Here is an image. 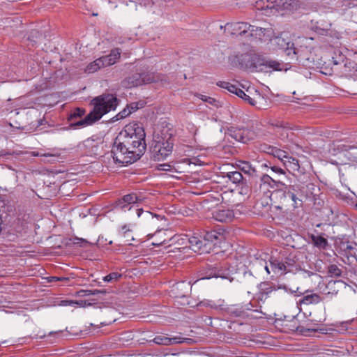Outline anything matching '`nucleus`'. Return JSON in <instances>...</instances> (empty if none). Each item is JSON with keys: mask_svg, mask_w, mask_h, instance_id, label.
<instances>
[{"mask_svg": "<svg viewBox=\"0 0 357 357\" xmlns=\"http://www.w3.org/2000/svg\"><path fill=\"white\" fill-rule=\"evenodd\" d=\"M98 118L95 116V114L91 112L88 114L83 119H81L78 121H70V126L74 128H79L82 127H86L93 124L94 122L98 121Z\"/></svg>", "mask_w": 357, "mask_h": 357, "instance_id": "aec40b11", "label": "nucleus"}, {"mask_svg": "<svg viewBox=\"0 0 357 357\" xmlns=\"http://www.w3.org/2000/svg\"><path fill=\"white\" fill-rule=\"evenodd\" d=\"M283 160L284 162L282 164L289 172H298L300 165L298 159L288 155L287 157Z\"/></svg>", "mask_w": 357, "mask_h": 357, "instance_id": "a878e982", "label": "nucleus"}, {"mask_svg": "<svg viewBox=\"0 0 357 357\" xmlns=\"http://www.w3.org/2000/svg\"><path fill=\"white\" fill-rule=\"evenodd\" d=\"M110 156L113 158L114 163L128 165L132 164L139 160L140 152L137 153L130 149L129 142L123 139V135H119L114 140Z\"/></svg>", "mask_w": 357, "mask_h": 357, "instance_id": "f03ea898", "label": "nucleus"}, {"mask_svg": "<svg viewBox=\"0 0 357 357\" xmlns=\"http://www.w3.org/2000/svg\"><path fill=\"white\" fill-rule=\"evenodd\" d=\"M83 153L89 156H96L100 154L102 148V141L100 138L90 137L79 145Z\"/></svg>", "mask_w": 357, "mask_h": 357, "instance_id": "ddd939ff", "label": "nucleus"}, {"mask_svg": "<svg viewBox=\"0 0 357 357\" xmlns=\"http://www.w3.org/2000/svg\"><path fill=\"white\" fill-rule=\"evenodd\" d=\"M168 242L167 241L166 239H164L163 241H159V242H153L152 244L155 246H159V245H165L167 244Z\"/></svg>", "mask_w": 357, "mask_h": 357, "instance_id": "6e6d98bb", "label": "nucleus"}, {"mask_svg": "<svg viewBox=\"0 0 357 357\" xmlns=\"http://www.w3.org/2000/svg\"><path fill=\"white\" fill-rule=\"evenodd\" d=\"M274 148L275 147L273 146H271V145H268L266 144H261L259 146L258 149L261 152H264V153L272 155Z\"/></svg>", "mask_w": 357, "mask_h": 357, "instance_id": "79ce46f5", "label": "nucleus"}, {"mask_svg": "<svg viewBox=\"0 0 357 357\" xmlns=\"http://www.w3.org/2000/svg\"><path fill=\"white\" fill-rule=\"evenodd\" d=\"M230 136L238 142L243 143L246 142V137L243 135V132L239 129H234L229 130Z\"/></svg>", "mask_w": 357, "mask_h": 357, "instance_id": "72a5a7b5", "label": "nucleus"}, {"mask_svg": "<svg viewBox=\"0 0 357 357\" xmlns=\"http://www.w3.org/2000/svg\"><path fill=\"white\" fill-rule=\"evenodd\" d=\"M240 89L238 88L237 86H236L235 85H233L231 84H229V87L227 88V91L231 92V93H233L234 94L236 95V92L238 90H239Z\"/></svg>", "mask_w": 357, "mask_h": 357, "instance_id": "3c124183", "label": "nucleus"}, {"mask_svg": "<svg viewBox=\"0 0 357 357\" xmlns=\"http://www.w3.org/2000/svg\"><path fill=\"white\" fill-rule=\"evenodd\" d=\"M84 114H85V110L84 109L77 107L72 111V112L70 114L68 119L69 121H73L76 119L80 118L82 116H84Z\"/></svg>", "mask_w": 357, "mask_h": 357, "instance_id": "e433bc0d", "label": "nucleus"}, {"mask_svg": "<svg viewBox=\"0 0 357 357\" xmlns=\"http://www.w3.org/2000/svg\"><path fill=\"white\" fill-rule=\"evenodd\" d=\"M298 289V288L296 290H292L284 284L275 285L266 282H261L259 285L257 301L258 302L264 303L268 297L277 298L279 296L280 290H284L286 293L293 294L296 292Z\"/></svg>", "mask_w": 357, "mask_h": 357, "instance_id": "1a4fd4ad", "label": "nucleus"}, {"mask_svg": "<svg viewBox=\"0 0 357 357\" xmlns=\"http://www.w3.org/2000/svg\"><path fill=\"white\" fill-rule=\"evenodd\" d=\"M222 236V232L216 230L205 231L201 237L191 236L189 238L190 248L199 255L209 253L215 242Z\"/></svg>", "mask_w": 357, "mask_h": 357, "instance_id": "20e7f679", "label": "nucleus"}, {"mask_svg": "<svg viewBox=\"0 0 357 357\" xmlns=\"http://www.w3.org/2000/svg\"><path fill=\"white\" fill-rule=\"evenodd\" d=\"M92 102L94 107L91 112L99 120L104 114L116 109L119 100L114 94L103 93L93 98Z\"/></svg>", "mask_w": 357, "mask_h": 357, "instance_id": "6e6552de", "label": "nucleus"}, {"mask_svg": "<svg viewBox=\"0 0 357 357\" xmlns=\"http://www.w3.org/2000/svg\"><path fill=\"white\" fill-rule=\"evenodd\" d=\"M239 274L238 272L235 271L234 266H223L222 265L215 264L207 265L200 271V277L202 280L210 279L212 278H220L222 279H227L229 282L238 280V278L236 275Z\"/></svg>", "mask_w": 357, "mask_h": 357, "instance_id": "0eeeda50", "label": "nucleus"}, {"mask_svg": "<svg viewBox=\"0 0 357 357\" xmlns=\"http://www.w3.org/2000/svg\"><path fill=\"white\" fill-rule=\"evenodd\" d=\"M100 291H101V290H99V289L92 290V292L93 293V295L98 294L100 293Z\"/></svg>", "mask_w": 357, "mask_h": 357, "instance_id": "e2e57ef3", "label": "nucleus"}, {"mask_svg": "<svg viewBox=\"0 0 357 357\" xmlns=\"http://www.w3.org/2000/svg\"><path fill=\"white\" fill-rule=\"evenodd\" d=\"M174 140L170 135L160 136L153 135L151 146V158L154 160H163L169 156L173 150Z\"/></svg>", "mask_w": 357, "mask_h": 357, "instance_id": "423d86ee", "label": "nucleus"}, {"mask_svg": "<svg viewBox=\"0 0 357 357\" xmlns=\"http://www.w3.org/2000/svg\"><path fill=\"white\" fill-rule=\"evenodd\" d=\"M60 305L63 306H74L75 305H78L79 306H85L86 305V301H75L72 300H63L61 301Z\"/></svg>", "mask_w": 357, "mask_h": 357, "instance_id": "ea45409f", "label": "nucleus"}, {"mask_svg": "<svg viewBox=\"0 0 357 357\" xmlns=\"http://www.w3.org/2000/svg\"><path fill=\"white\" fill-rule=\"evenodd\" d=\"M105 293H106V290L103 289V290H101L100 294H105Z\"/></svg>", "mask_w": 357, "mask_h": 357, "instance_id": "0e129e2a", "label": "nucleus"}, {"mask_svg": "<svg viewBox=\"0 0 357 357\" xmlns=\"http://www.w3.org/2000/svg\"><path fill=\"white\" fill-rule=\"evenodd\" d=\"M119 234L125 238L124 242L127 244H131L130 242L134 240L132 235V231L127 225H123L119 231Z\"/></svg>", "mask_w": 357, "mask_h": 357, "instance_id": "2f4dec72", "label": "nucleus"}, {"mask_svg": "<svg viewBox=\"0 0 357 357\" xmlns=\"http://www.w3.org/2000/svg\"><path fill=\"white\" fill-rule=\"evenodd\" d=\"M121 51L119 48H114L111 50L109 55L103 56L102 59L105 66H109L116 63L120 58Z\"/></svg>", "mask_w": 357, "mask_h": 357, "instance_id": "393cba45", "label": "nucleus"}, {"mask_svg": "<svg viewBox=\"0 0 357 357\" xmlns=\"http://www.w3.org/2000/svg\"><path fill=\"white\" fill-rule=\"evenodd\" d=\"M131 113H132V110H128V108L127 109H124L123 110L120 112L116 115L117 119H123V118L126 117L127 116H128L129 114H130Z\"/></svg>", "mask_w": 357, "mask_h": 357, "instance_id": "49530a36", "label": "nucleus"}, {"mask_svg": "<svg viewBox=\"0 0 357 357\" xmlns=\"http://www.w3.org/2000/svg\"><path fill=\"white\" fill-rule=\"evenodd\" d=\"M243 273L244 277H247V276L251 277L252 276V273L250 271H243Z\"/></svg>", "mask_w": 357, "mask_h": 357, "instance_id": "bf43d9fd", "label": "nucleus"}, {"mask_svg": "<svg viewBox=\"0 0 357 357\" xmlns=\"http://www.w3.org/2000/svg\"><path fill=\"white\" fill-rule=\"evenodd\" d=\"M356 206L357 207V203L356 204Z\"/></svg>", "mask_w": 357, "mask_h": 357, "instance_id": "338daca9", "label": "nucleus"}, {"mask_svg": "<svg viewBox=\"0 0 357 357\" xmlns=\"http://www.w3.org/2000/svg\"><path fill=\"white\" fill-rule=\"evenodd\" d=\"M142 215L145 219L153 218L154 215L152 213L149 211H144L142 208L137 209V215L138 218H140Z\"/></svg>", "mask_w": 357, "mask_h": 357, "instance_id": "a18cd8bd", "label": "nucleus"}, {"mask_svg": "<svg viewBox=\"0 0 357 357\" xmlns=\"http://www.w3.org/2000/svg\"><path fill=\"white\" fill-rule=\"evenodd\" d=\"M158 169L162 170V171H171L172 166L167 163L161 164L158 166Z\"/></svg>", "mask_w": 357, "mask_h": 357, "instance_id": "8fccbe9b", "label": "nucleus"}, {"mask_svg": "<svg viewBox=\"0 0 357 357\" xmlns=\"http://www.w3.org/2000/svg\"><path fill=\"white\" fill-rule=\"evenodd\" d=\"M310 237L315 247L321 249H326L327 247L328 241L324 237L314 234H311Z\"/></svg>", "mask_w": 357, "mask_h": 357, "instance_id": "7c9ffc66", "label": "nucleus"}, {"mask_svg": "<svg viewBox=\"0 0 357 357\" xmlns=\"http://www.w3.org/2000/svg\"><path fill=\"white\" fill-rule=\"evenodd\" d=\"M204 305L214 309H217L219 306H221V305H217L212 301H207L204 303Z\"/></svg>", "mask_w": 357, "mask_h": 357, "instance_id": "603ef678", "label": "nucleus"}, {"mask_svg": "<svg viewBox=\"0 0 357 357\" xmlns=\"http://www.w3.org/2000/svg\"><path fill=\"white\" fill-rule=\"evenodd\" d=\"M260 187L261 188L262 185H267L271 188H274L275 185H277V183L275 180H273L269 175L268 174H263L260 177Z\"/></svg>", "mask_w": 357, "mask_h": 357, "instance_id": "f704fd0d", "label": "nucleus"}, {"mask_svg": "<svg viewBox=\"0 0 357 357\" xmlns=\"http://www.w3.org/2000/svg\"><path fill=\"white\" fill-rule=\"evenodd\" d=\"M337 294V291H333V292H328L326 293L325 295H326V298H332L333 296H336Z\"/></svg>", "mask_w": 357, "mask_h": 357, "instance_id": "4d7b16f0", "label": "nucleus"}, {"mask_svg": "<svg viewBox=\"0 0 357 357\" xmlns=\"http://www.w3.org/2000/svg\"><path fill=\"white\" fill-rule=\"evenodd\" d=\"M255 305L252 302H250L244 305H229L224 310L231 317H243L246 311L252 310L255 312H259V310L254 309Z\"/></svg>", "mask_w": 357, "mask_h": 357, "instance_id": "dca6fc26", "label": "nucleus"}, {"mask_svg": "<svg viewBox=\"0 0 357 357\" xmlns=\"http://www.w3.org/2000/svg\"><path fill=\"white\" fill-rule=\"evenodd\" d=\"M71 241L74 245H77L79 247L86 248L88 245H91V243L88 241L82 238L75 237L73 239H71Z\"/></svg>", "mask_w": 357, "mask_h": 357, "instance_id": "a19ab883", "label": "nucleus"}, {"mask_svg": "<svg viewBox=\"0 0 357 357\" xmlns=\"http://www.w3.org/2000/svg\"><path fill=\"white\" fill-rule=\"evenodd\" d=\"M119 135H123V139L129 142L130 149H132L137 153L139 151L142 157L146 146L145 142L146 133L142 126L137 123H130L126 126Z\"/></svg>", "mask_w": 357, "mask_h": 357, "instance_id": "7ed1b4c3", "label": "nucleus"}, {"mask_svg": "<svg viewBox=\"0 0 357 357\" xmlns=\"http://www.w3.org/2000/svg\"><path fill=\"white\" fill-rule=\"evenodd\" d=\"M299 190L298 185H285L283 189L274 190L271 193L270 199L278 209L296 208L298 204L301 205L302 202L298 197Z\"/></svg>", "mask_w": 357, "mask_h": 357, "instance_id": "f257e3e1", "label": "nucleus"}, {"mask_svg": "<svg viewBox=\"0 0 357 357\" xmlns=\"http://www.w3.org/2000/svg\"><path fill=\"white\" fill-rule=\"evenodd\" d=\"M271 169L273 172H274L277 174H285L284 169L278 166H276V165L271 166Z\"/></svg>", "mask_w": 357, "mask_h": 357, "instance_id": "de8ad7c7", "label": "nucleus"}, {"mask_svg": "<svg viewBox=\"0 0 357 357\" xmlns=\"http://www.w3.org/2000/svg\"><path fill=\"white\" fill-rule=\"evenodd\" d=\"M141 201L142 199L135 193H130L119 199L116 202L115 207L124 211H130L132 208L133 204H137Z\"/></svg>", "mask_w": 357, "mask_h": 357, "instance_id": "2eb2a0df", "label": "nucleus"}, {"mask_svg": "<svg viewBox=\"0 0 357 357\" xmlns=\"http://www.w3.org/2000/svg\"><path fill=\"white\" fill-rule=\"evenodd\" d=\"M290 261V259H286L285 261H282L276 259H272L270 261V266L274 273L282 275L289 271L287 269V266H291Z\"/></svg>", "mask_w": 357, "mask_h": 357, "instance_id": "a211bd4d", "label": "nucleus"}, {"mask_svg": "<svg viewBox=\"0 0 357 357\" xmlns=\"http://www.w3.org/2000/svg\"><path fill=\"white\" fill-rule=\"evenodd\" d=\"M148 236H149V238H151V237H152V236H153V235L148 234Z\"/></svg>", "mask_w": 357, "mask_h": 357, "instance_id": "69168bd1", "label": "nucleus"}, {"mask_svg": "<svg viewBox=\"0 0 357 357\" xmlns=\"http://www.w3.org/2000/svg\"><path fill=\"white\" fill-rule=\"evenodd\" d=\"M288 155L289 154L286 151L279 149L276 147L274 148L273 152L272 153V155L278 158L282 163L284 162L283 159H285Z\"/></svg>", "mask_w": 357, "mask_h": 357, "instance_id": "58836bf2", "label": "nucleus"}, {"mask_svg": "<svg viewBox=\"0 0 357 357\" xmlns=\"http://www.w3.org/2000/svg\"><path fill=\"white\" fill-rule=\"evenodd\" d=\"M106 67L105 63L103 62L102 57H100L95 60L94 61L89 63L86 68L85 71L88 73H93L101 68Z\"/></svg>", "mask_w": 357, "mask_h": 357, "instance_id": "c756f323", "label": "nucleus"}, {"mask_svg": "<svg viewBox=\"0 0 357 357\" xmlns=\"http://www.w3.org/2000/svg\"><path fill=\"white\" fill-rule=\"evenodd\" d=\"M158 76L153 73H134L129 75L121 81V86L126 89L137 87L143 84L155 82Z\"/></svg>", "mask_w": 357, "mask_h": 357, "instance_id": "9d476101", "label": "nucleus"}, {"mask_svg": "<svg viewBox=\"0 0 357 357\" xmlns=\"http://www.w3.org/2000/svg\"><path fill=\"white\" fill-rule=\"evenodd\" d=\"M306 186L310 190H314L315 188V185L313 183H309Z\"/></svg>", "mask_w": 357, "mask_h": 357, "instance_id": "052dcab7", "label": "nucleus"}, {"mask_svg": "<svg viewBox=\"0 0 357 357\" xmlns=\"http://www.w3.org/2000/svg\"><path fill=\"white\" fill-rule=\"evenodd\" d=\"M213 218L218 222H226L233 220L234 213L232 210L225 208L214 212Z\"/></svg>", "mask_w": 357, "mask_h": 357, "instance_id": "412c9836", "label": "nucleus"}, {"mask_svg": "<svg viewBox=\"0 0 357 357\" xmlns=\"http://www.w3.org/2000/svg\"><path fill=\"white\" fill-rule=\"evenodd\" d=\"M242 61L245 63V68L252 71L271 73L273 70H287L289 68L287 64L271 59L265 60L257 56L245 55Z\"/></svg>", "mask_w": 357, "mask_h": 357, "instance_id": "39448f33", "label": "nucleus"}, {"mask_svg": "<svg viewBox=\"0 0 357 357\" xmlns=\"http://www.w3.org/2000/svg\"><path fill=\"white\" fill-rule=\"evenodd\" d=\"M290 58L308 68H312L316 65L314 54L307 47H296Z\"/></svg>", "mask_w": 357, "mask_h": 357, "instance_id": "f8f14e48", "label": "nucleus"}, {"mask_svg": "<svg viewBox=\"0 0 357 357\" xmlns=\"http://www.w3.org/2000/svg\"><path fill=\"white\" fill-rule=\"evenodd\" d=\"M128 110H132V113L135 112L138 109L137 102H132L128 106Z\"/></svg>", "mask_w": 357, "mask_h": 357, "instance_id": "864d4df0", "label": "nucleus"}, {"mask_svg": "<svg viewBox=\"0 0 357 357\" xmlns=\"http://www.w3.org/2000/svg\"><path fill=\"white\" fill-rule=\"evenodd\" d=\"M80 293H84L82 296H91L93 295V293L92 292V290H82L80 291Z\"/></svg>", "mask_w": 357, "mask_h": 357, "instance_id": "13d9d810", "label": "nucleus"}, {"mask_svg": "<svg viewBox=\"0 0 357 357\" xmlns=\"http://www.w3.org/2000/svg\"><path fill=\"white\" fill-rule=\"evenodd\" d=\"M236 96H238L239 98H242L247 102H248L250 105L254 106L256 105V100L254 98H251L250 96L246 94L242 89H239L236 92Z\"/></svg>", "mask_w": 357, "mask_h": 357, "instance_id": "c9c22d12", "label": "nucleus"}, {"mask_svg": "<svg viewBox=\"0 0 357 357\" xmlns=\"http://www.w3.org/2000/svg\"><path fill=\"white\" fill-rule=\"evenodd\" d=\"M250 27V24L246 22H231L226 24L225 30L228 31L232 35H239L248 37V35L246 34H248Z\"/></svg>", "mask_w": 357, "mask_h": 357, "instance_id": "f3484780", "label": "nucleus"}, {"mask_svg": "<svg viewBox=\"0 0 357 357\" xmlns=\"http://www.w3.org/2000/svg\"><path fill=\"white\" fill-rule=\"evenodd\" d=\"M321 297L311 291L307 290L303 294V296L298 301L300 305H315L322 301Z\"/></svg>", "mask_w": 357, "mask_h": 357, "instance_id": "6ab92c4d", "label": "nucleus"}, {"mask_svg": "<svg viewBox=\"0 0 357 357\" xmlns=\"http://www.w3.org/2000/svg\"><path fill=\"white\" fill-rule=\"evenodd\" d=\"M266 271L267 272L268 274H270L271 273V271H270V268H271V266L270 265H266L265 267H264Z\"/></svg>", "mask_w": 357, "mask_h": 357, "instance_id": "680f3d73", "label": "nucleus"}, {"mask_svg": "<svg viewBox=\"0 0 357 357\" xmlns=\"http://www.w3.org/2000/svg\"><path fill=\"white\" fill-rule=\"evenodd\" d=\"M269 31H270L267 29L250 25L247 36L255 37V38L261 40L263 39L262 37L266 36V34Z\"/></svg>", "mask_w": 357, "mask_h": 357, "instance_id": "bb28decb", "label": "nucleus"}, {"mask_svg": "<svg viewBox=\"0 0 357 357\" xmlns=\"http://www.w3.org/2000/svg\"><path fill=\"white\" fill-rule=\"evenodd\" d=\"M230 83L229 82H220L219 84H218V86H220V87L223 88V89H227V88L229 87Z\"/></svg>", "mask_w": 357, "mask_h": 357, "instance_id": "5fc2aeb1", "label": "nucleus"}, {"mask_svg": "<svg viewBox=\"0 0 357 357\" xmlns=\"http://www.w3.org/2000/svg\"><path fill=\"white\" fill-rule=\"evenodd\" d=\"M184 339L180 337H168L164 335H158L156 336L153 340V342L157 344L160 345H171L178 343H182L183 342Z\"/></svg>", "mask_w": 357, "mask_h": 357, "instance_id": "4be33fe9", "label": "nucleus"}, {"mask_svg": "<svg viewBox=\"0 0 357 357\" xmlns=\"http://www.w3.org/2000/svg\"><path fill=\"white\" fill-rule=\"evenodd\" d=\"M337 148L344 152V156L351 161L357 160V146L345 144L338 145Z\"/></svg>", "mask_w": 357, "mask_h": 357, "instance_id": "5701e85b", "label": "nucleus"}, {"mask_svg": "<svg viewBox=\"0 0 357 357\" xmlns=\"http://www.w3.org/2000/svg\"><path fill=\"white\" fill-rule=\"evenodd\" d=\"M282 3L285 9H294L298 7V1L296 0H274L267 1L266 4L261 0L256 3V8L262 11L265 15H274L278 11V6Z\"/></svg>", "mask_w": 357, "mask_h": 357, "instance_id": "9b49d317", "label": "nucleus"}, {"mask_svg": "<svg viewBox=\"0 0 357 357\" xmlns=\"http://www.w3.org/2000/svg\"><path fill=\"white\" fill-rule=\"evenodd\" d=\"M122 278V274L117 272H112L109 275L105 276L103 278V281L106 282H111L114 281H118L120 278Z\"/></svg>", "mask_w": 357, "mask_h": 357, "instance_id": "4c0bfd02", "label": "nucleus"}, {"mask_svg": "<svg viewBox=\"0 0 357 357\" xmlns=\"http://www.w3.org/2000/svg\"><path fill=\"white\" fill-rule=\"evenodd\" d=\"M239 185H241L238 189L239 194L246 196L248 195L249 193L250 192V188L249 187V185L245 183L244 181L240 183Z\"/></svg>", "mask_w": 357, "mask_h": 357, "instance_id": "c03bdc74", "label": "nucleus"}, {"mask_svg": "<svg viewBox=\"0 0 357 357\" xmlns=\"http://www.w3.org/2000/svg\"><path fill=\"white\" fill-rule=\"evenodd\" d=\"M340 249L341 251L342 255L347 257L348 259L351 257L356 259V248L351 245V244H349L348 243H341L340 245Z\"/></svg>", "mask_w": 357, "mask_h": 357, "instance_id": "c85d7f7f", "label": "nucleus"}, {"mask_svg": "<svg viewBox=\"0 0 357 357\" xmlns=\"http://www.w3.org/2000/svg\"><path fill=\"white\" fill-rule=\"evenodd\" d=\"M275 45L280 49L284 51L287 56L291 57L294 50L296 47L294 43H292L287 37V34L282 33L278 36L273 38Z\"/></svg>", "mask_w": 357, "mask_h": 357, "instance_id": "4468645a", "label": "nucleus"}, {"mask_svg": "<svg viewBox=\"0 0 357 357\" xmlns=\"http://www.w3.org/2000/svg\"><path fill=\"white\" fill-rule=\"evenodd\" d=\"M328 273L333 276L340 277L342 274V271L335 264H332L328 266Z\"/></svg>", "mask_w": 357, "mask_h": 357, "instance_id": "37998d69", "label": "nucleus"}, {"mask_svg": "<svg viewBox=\"0 0 357 357\" xmlns=\"http://www.w3.org/2000/svg\"><path fill=\"white\" fill-rule=\"evenodd\" d=\"M223 178H227L233 183L239 185L244 181L243 176L239 171H231L224 173Z\"/></svg>", "mask_w": 357, "mask_h": 357, "instance_id": "cd10ccee", "label": "nucleus"}, {"mask_svg": "<svg viewBox=\"0 0 357 357\" xmlns=\"http://www.w3.org/2000/svg\"><path fill=\"white\" fill-rule=\"evenodd\" d=\"M69 280V279L68 278H64V277H55V276H53V277H50V279H49V282H54V281H64V282H68Z\"/></svg>", "mask_w": 357, "mask_h": 357, "instance_id": "09e8293b", "label": "nucleus"}, {"mask_svg": "<svg viewBox=\"0 0 357 357\" xmlns=\"http://www.w3.org/2000/svg\"><path fill=\"white\" fill-rule=\"evenodd\" d=\"M337 6L342 10L355 7L357 6V0H338Z\"/></svg>", "mask_w": 357, "mask_h": 357, "instance_id": "473e14b6", "label": "nucleus"}, {"mask_svg": "<svg viewBox=\"0 0 357 357\" xmlns=\"http://www.w3.org/2000/svg\"><path fill=\"white\" fill-rule=\"evenodd\" d=\"M236 166L239 172H243L245 174H248L251 177L257 176V171L255 168L253 167L249 162L239 160L236 163Z\"/></svg>", "mask_w": 357, "mask_h": 357, "instance_id": "b1692460", "label": "nucleus"}]
</instances>
